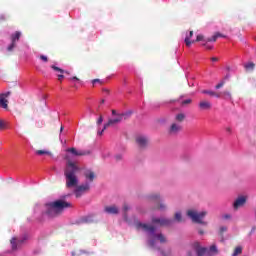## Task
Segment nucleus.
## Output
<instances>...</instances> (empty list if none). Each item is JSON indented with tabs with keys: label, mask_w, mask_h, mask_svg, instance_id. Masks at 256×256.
I'll use <instances>...</instances> for the list:
<instances>
[{
	"label": "nucleus",
	"mask_w": 256,
	"mask_h": 256,
	"mask_svg": "<svg viewBox=\"0 0 256 256\" xmlns=\"http://www.w3.org/2000/svg\"><path fill=\"white\" fill-rule=\"evenodd\" d=\"M182 98L183 96H181L178 100H170V103H177V101H181Z\"/></svg>",
	"instance_id": "46"
},
{
	"label": "nucleus",
	"mask_w": 256,
	"mask_h": 256,
	"mask_svg": "<svg viewBox=\"0 0 256 256\" xmlns=\"http://www.w3.org/2000/svg\"><path fill=\"white\" fill-rule=\"evenodd\" d=\"M36 155L43 156V155H49L50 157H53V154L48 150H36Z\"/></svg>",
	"instance_id": "26"
},
{
	"label": "nucleus",
	"mask_w": 256,
	"mask_h": 256,
	"mask_svg": "<svg viewBox=\"0 0 256 256\" xmlns=\"http://www.w3.org/2000/svg\"><path fill=\"white\" fill-rule=\"evenodd\" d=\"M185 119V114L180 113L176 115V121H183Z\"/></svg>",
	"instance_id": "32"
},
{
	"label": "nucleus",
	"mask_w": 256,
	"mask_h": 256,
	"mask_svg": "<svg viewBox=\"0 0 256 256\" xmlns=\"http://www.w3.org/2000/svg\"><path fill=\"white\" fill-rule=\"evenodd\" d=\"M70 79H71V81H76V83H81V81L79 80V78H77V76H74Z\"/></svg>",
	"instance_id": "38"
},
{
	"label": "nucleus",
	"mask_w": 256,
	"mask_h": 256,
	"mask_svg": "<svg viewBox=\"0 0 256 256\" xmlns=\"http://www.w3.org/2000/svg\"><path fill=\"white\" fill-rule=\"evenodd\" d=\"M223 218H224V219H231V215L225 214V215L223 216Z\"/></svg>",
	"instance_id": "47"
},
{
	"label": "nucleus",
	"mask_w": 256,
	"mask_h": 256,
	"mask_svg": "<svg viewBox=\"0 0 256 256\" xmlns=\"http://www.w3.org/2000/svg\"><path fill=\"white\" fill-rule=\"evenodd\" d=\"M72 256H75V252H72Z\"/></svg>",
	"instance_id": "56"
},
{
	"label": "nucleus",
	"mask_w": 256,
	"mask_h": 256,
	"mask_svg": "<svg viewBox=\"0 0 256 256\" xmlns=\"http://www.w3.org/2000/svg\"><path fill=\"white\" fill-rule=\"evenodd\" d=\"M209 251L211 253H217L218 249H217V245H211L209 248Z\"/></svg>",
	"instance_id": "34"
},
{
	"label": "nucleus",
	"mask_w": 256,
	"mask_h": 256,
	"mask_svg": "<svg viewBox=\"0 0 256 256\" xmlns=\"http://www.w3.org/2000/svg\"><path fill=\"white\" fill-rule=\"evenodd\" d=\"M136 143L140 147V149H145L147 147V143H149V140L143 135L136 137Z\"/></svg>",
	"instance_id": "18"
},
{
	"label": "nucleus",
	"mask_w": 256,
	"mask_h": 256,
	"mask_svg": "<svg viewBox=\"0 0 256 256\" xmlns=\"http://www.w3.org/2000/svg\"><path fill=\"white\" fill-rule=\"evenodd\" d=\"M205 215H207V212L205 211H202L200 213L195 210L187 211V216L191 219V221H193V223H199L200 225H207L206 222H203Z\"/></svg>",
	"instance_id": "6"
},
{
	"label": "nucleus",
	"mask_w": 256,
	"mask_h": 256,
	"mask_svg": "<svg viewBox=\"0 0 256 256\" xmlns=\"http://www.w3.org/2000/svg\"><path fill=\"white\" fill-rule=\"evenodd\" d=\"M9 124L5 120H1V129H7Z\"/></svg>",
	"instance_id": "33"
},
{
	"label": "nucleus",
	"mask_w": 256,
	"mask_h": 256,
	"mask_svg": "<svg viewBox=\"0 0 256 256\" xmlns=\"http://www.w3.org/2000/svg\"><path fill=\"white\" fill-rule=\"evenodd\" d=\"M182 220H183V216L181 215V212H176L175 221H177V223H181Z\"/></svg>",
	"instance_id": "30"
},
{
	"label": "nucleus",
	"mask_w": 256,
	"mask_h": 256,
	"mask_svg": "<svg viewBox=\"0 0 256 256\" xmlns=\"http://www.w3.org/2000/svg\"><path fill=\"white\" fill-rule=\"evenodd\" d=\"M1 20H2V21L5 20V15H2V16H1Z\"/></svg>",
	"instance_id": "52"
},
{
	"label": "nucleus",
	"mask_w": 256,
	"mask_h": 256,
	"mask_svg": "<svg viewBox=\"0 0 256 256\" xmlns=\"http://www.w3.org/2000/svg\"><path fill=\"white\" fill-rule=\"evenodd\" d=\"M46 215L48 217H55L59 215L63 209L71 207V203L66 202L65 200L59 199L53 202L46 203Z\"/></svg>",
	"instance_id": "3"
},
{
	"label": "nucleus",
	"mask_w": 256,
	"mask_h": 256,
	"mask_svg": "<svg viewBox=\"0 0 256 256\" xmlns=\"http://www.w3.org/2000/svg\"><path fill=\"white\" fill-rule=\"evenodd\" d=\"M187 256H193V253H192L191 251H189V252L187 253Z\"/></svg>",
	"instance_id": "51"
},
{
	"label": "nucleus",
	"mask_w": 256,
	"mask_h": 256,
	"mask_svg": "<svg viewBox=\"0 0 256 256\" xmlns=\"http://www.w3.org/2000/svg\"><path fill=\"white\" fill-rule=\"evenodd\" d=\"M223 85H225V80H222L221 82H219V83L215 86V89H221V87H223Z\"/></svg>",
	"instance_id": "35"
},
{
	"label": "nucleus",
	"mask_w": 256,
	"mask_h": 256,
	"mask_svg": "<svg viewBox=\"0 0 256 256\" xmlns=\"http://www.w3.org/2000/svg\"><path fill=\"white\" fill-rule=\"evenodd\" d=\"M211 61L217 62V61H219V58H217V57H212V58H211Z\"/></svg>",
	"instance_id": "48"
},
{
	"label": "nucleus",
	"mask_w": 256,
	"mask_h": 256,
	"mask_svg": "<svg viewBox=\"0 0 256 256\" xmlns=\"http://www.w3.org/2000/svg\"><path fill=\"white\" fill-rule=\"evenodd\" d=\"M199 235H205V232L203 230L198 231Z\"/></svg>",
	"instance_id": "50"
},
{
	"label": "nucleus",
	"mask_w": 256,
	"mask_h": 256,
	"mask_svg": "<svg viewBox=\"0 0 256 256\" xmlns=\"http://www.w3.org/2000/svg\"><path fill=\"white\" fill-rule=\"evenodd\" d=\"M199 109H201V111H209V109H211L212 104L209 101H201L198 104Z\"/></svg>",
	"instance_id": "21"
},
{
	"label": "nucleus",
	"mask_w": 256,
	"mask_h": 256,
	"mask_svg": "<svg viewBox=\"0 0 256 256\" xmlns=\"http://www.w3.org/2000/svg\"><path fill=\"white\" fill-rule=\"evenodd\" d=\"M190 103H192V100H191V99H186V100L181 101V105H182V106H184V105H189Z\"/></svg>",
	"instance_id": "36"
},
{
	"label": "nucleus",
	"mask_w": 256,
	"mask_h": 256,
	"mask_svg": "<svg viewBox=\"0 0 256 256\" xmlns=\"http://www.w3.org/2000/svg\"><path fill=\"white\" fill-rule=\"evenodd\" d=\"M222 99H225V101H231L233 103V97L231 96V92L229 91H224L221 92Z\"/></svg>",
	"instance_id": "24"
},
{
	"label": "nucleus",
	"mask_w": 256,
	"mask_h": 256,
	"mask_svg": "<svg viewBox=\"0 0 256 256\" xmlns=\"http://www.w3.org/2000/svg\"><path fill=\"white\" fill-rule=\"evenodd\" d=\"M231 79V74H226L223 81H229Z\"/></svg>",
	"instance_id": "39"
},
{
	"label": "nucleus",
	"mask_w": 256,
	"mask_h": 256,
	"mask_svg": "<svg viewBox=\"0 0 256 256\" xmlns=\"http://www.w3.org/2000/svg\"><path fill=\"white\" fill-rule=\"evenodd\" d=\"M137 229H142L147 235L146 245L152 249V251H157L161 256H171V251L165 253L159 243H167V238L163 233H157V228L155 226L149 225L143 222H136Z\"/></svg>",
	"instance_id": "1"
},
{
	"label": "nucleus",
	"mask_w": 256,
	"mask_h": 256,
	"mask_svg": "<svg viewBox=\"0 0 256 256\" xmlns=\"http://www.w3.org/2000/svg\"><path fill=\"white\" fill-rule=\"evenodd\" d=\"M122 158H123V156L121 154H117L115 156L116 161H121Z\"/></svg>",
	"instance_id": "41"
},
{
	"label": "nucleus",
	"mask_w": 256,
	"mask_h": 256,
	"mask_svg": "<svg viewBox=\"0 0 256 256\" xmlns=\"http://www.w3.org/2000/svg\"><path fill=\"white\" fill-rule=\"evenodd\" d=\"M225 231H227V227L226 226H221L220 227V233H225Z\"/></svg>",
	"instance_id": "42"
},
{
	"label": "nucleus",
	"mask_w": 256,
	"mask_h": 256,
	"mask_svg": "<svg viewBox=\"0 0 256 256\" xmlns=\"http://www.w3.org/2000/svg\"><path fill=\"white\" fill-rule=\"evenodd\" d=\"M29 239V235L24 234L21 238L14 237L11 239L10 243L12 246V251H17V249H20L21 245L25 243Z\"/></svg>",
	"instance_id": "9"
},
{
	"label": "nucleus",
	"mask_w": 256,
	"mask_h": 256,
	"mask_svg": "<svg viewBox=\"0 0 256 256\" xmlns=\"http://www.w3.org/2000/svg\"><path fill=\"white\" fill-rule=\"evenodd\" d=\"M255 230H256V227L253 226L252 229H251V231H250V235L253 234V232H254Z\"/></svg>",
	"instance_id": "49"
},
{
	"label": "nucleus",
	"mask_w": 256,
	"mask_h": 256,
	"mask_svg": "<svg viewBox=\"0 0 256 256\" xmlns=\"http://www.w3.org/2000/svg\"><path fill=\"white\" fill-rule=\"evenodd\" d=\"M194 251H196L197 256H205L207 253V247H201L199 242H194L192 244Z\"/></svg>",
	"instance_id": "14"
},
{
	"label": "nucleus",
	"mask_w": 256,
	"mask_h": 256,
	"mask_svg": "<svg viewBox=\"0 0 256 256\" xmlns=\"http://www.w3.org/2000/svg\"><path fill=\"white\" fill-rule=\"evenodd\" d=\"M202 93L204 95H210V97H213V95H216L215 91H211V90H203Z\"/></svg>",
	"instance_id": "31"
},
{
	"label": "nucleus",
	"mask_w": 256,
	"mask_h": 256,
	"mask_svg": "<svg viewBox=\"0 0 256 256\" xmlns=\"http://www.w3.org/2000/svg\"><path fill=\"white\" fill-rule=\"evenodd\" d=\"M212 97H216L217 99H220V97H223V95H221V93H220V94H217V93L215 92V95H213Z\"/></svg>",
	"instance_id": "45"
},
{
	"label": "nucleus",
	"mask_w": 256,
	"mask_h": 256,
	"mask_svg": "<svg viewBox=\"0 0 256 256\" xmlns=\"http://www.w3.org/2000/svg\"><path fill=\"white\" fill-rule=\"evenodd\" d=\"M8 97H11V91L1 93V108L9 111V100Z\"/></svg>",
	"instance_id": "13"
},
{
	"label": "nucleus",
	"mask_w": 256,
	"mask_h": 256,
	"mask_svg": "<svg viewBox=\"0 0 256 256\" xmlns=\"http://www.w3.org/2000/svg\"><path fill=\"white\" fill-rule=\"evenodd\" d=\"M19 39H21V32L16 31L11 34V43L6 48L7 53H13V51H15L17 43H19Z\"/></svg>",
	"instance_id": "7"
},
{
	"label": "nucleus",
	"mask_w": 256,
	"mask_h": 256,
	"mask_svg": "<svg viewBox=\"0 0 256 256\" xmlns=\"http://www.w3.org/2000/svg\"><path fill=\"white\" fill-rule=\"evenodd\" d=\"M90 223H97L95 214H89L82 216L75 221V225H89Z\"/></svg>",
	"instance_id": "8"
},
{
	"label": "nucleus",
	"mask_w": 256,
	"mask_h": 256,
	"mask_svg": "<svg viewBox=\"0 0 256 256\" xmlns=\"http://www.w3.org/2000/svg\"><path fill=\"white\" fill-rule=\"evenodd\" d=\"M37 209H39V206H36V207H35V213L37 212Z\"/></svg>",
	"instance_id": "53"
},
{
	"label": "nucleus",
	"mask_w": 256,
	"mask_h": 256,
	"mask_svg": "<svg viewBox=\"0 0 256 256\" xmlns=\"http://www.w3.org/2000/svg\"><path fill=\"white\" fill-rule=\"evenodd\" d=\"M129 205L124 204V206L122 207V211H123V218L125 221H127V211H129Z\"/></svg>",
	"instance_id": "27"
},
{
	"label": "nucleus",
	"mask_w": 256,
	"mask_h": 256,
	"mask_svg": "<svg viewBox=\"0 0 256 256\" xmlns=\"http://www.w3.org/2000/svg\"><path fill=\"white\" fill-rule=\"evenodd\" d=\"M51 69H53L54 71H57L58 73H61V74H58L59 81H61V79H65V75H63V73H69V72H67V71H65V70H63V69H61V68H59L55 65H52Z\"/></svg>",
	"instance_id": "22"
},
{
	"label": "nucleus",
	"mask_w": 256,
	"mask_h": 256,
	"mask_svg": "<svg viewBox=\"0 0 256 256\" xmlns=\"http://www.w3.org/2000/svg\"><path fill=\"white\" fill-rule=\"evenodd\" d=\"M60 131H63V126H61Z\"/></svg>",
	"instance_id": "55"
},
{
	"label": "nucleus",
	"mask_w": 256,
	"mask_h": 256,
	"mask_svg": "<svg viewBox=\"0 0 256 256\" xmlns=\"http://www.w3.org/2000/svg\"><path fill=\"white\" fill-rule=\"evenodd\" d=\"M67 153H71V155H73V157H83L85 155H89V151L87 150H76L75 148H68Z\"/></svg>",
	"instance_id": "16"
},
{
	"label": "nucleus",
	"mask_w": 256,
	"mask_h": 256,
	"mask_svg": "<svg viewBox=\"0 0 256 256\" xmlns=\"http://www.w3.org/2000/svg\"><path fill=\"white\" fill-rule=\"evenodd\" d=\"M247 203V196H239L234 202H233V209L237 211V209H240V207H243Z\"/></svg>",
	"instance_id": "17"
},
{
	"label": "nucleus",
	"mask_w": 256,
	"mask_h": 256,
	"mask_svg": "<svg viewBox=\"0 0 256 256\" xmlns=\"http://www.w3.org/2000/svg\"><path fill=\"white\" fill-rule=\"evenodd\" d=\"M219 37L225 38L226 36L221 34L220 32H216L212 37H208V38H205V36L199 34L196 37V41L197 42L202 41L201 43L202 47H205V49H207L208 51H211V49H213V45L209 43H215V41H217Z\"/></svg>",
	"instance_id": "5"
},
{
	"label": "nucleus",
	"mask_w": 256,
	"mask_h": 256,
	"mask_svg": "<svg viewBox=\"0 0 256 256\" xmlns=\"http://www.w3.org/2000/svg\"><path fill=\"white\" fill-rule=\"evenodd\" d=\"M67 153H71V155H73V157H83L85 155H89V151L87 150H76L75 148H68Z\"/></svg>",
	"instance_id": "15"
},
{
	"label": "nucleus",
	"mask_w": 256,
	"mask_h": 256,
	"mask_svg": "<svg viewBox=\"0 0 256 256\" xmlns=\"http://www.w3.org/2000/svg\"><path fill=\"white\" fill-rule=\"evenodd\" d=\"M241 253H243V247L241 246H237L232 254V256H238L241 255Z\"/></svg>",
	"instance_id": "28"
},
{
	"label": "nucleus",
	"mask_w": 256,
	"mask_h": 256,
	"mask_svg": "<svg viewBox=\"0 0 256 256\" xmlns=\"http://www.w3.org/2000/svg\"><path fill=\"white\" fill-rule=\"evenodd\" d=\"M84 177L86 179V183H89L91 185V183H93V181L95 179V172H93L91 170H86L84 172Z\"/></svg>",
	"instance_id": "20"
},
{
	"label": "nucleus",
	"mask_w": 256,
	"mask_h": 256,
	"mask_svg": "<svg viewBox=\"0 0 256 256\" xmlns=\"http://www.w3.org/2000/svg\"><path fill=\"white\" fill-rule=\"evenodd\" d=\"M148 198L150 199V201H152L156 205H159L160 211H165V209H167V205H165L164 203H161V195L151 194L148 196Z\"/></svg>",
	"instance_id": "11"
},
{
	"label": "nucleus",
	"mask_w": 256,
	"mask_h": 256,
	"mask_svg": "<svg viewBox=\"0 0 256 256\" xmlns=\"http://www.w3.org/2000/svg\"><path fill=\"white\" fill-rule=\"evenodd\" d=\"M244 67H245V69H247V70L253 71V69H255V63H253V62H248V63H246V64L244 65Z\"/></svg>",
	"instance_id": "29"
},
{
	"label": "nucleus",
	"mask_w": 256,
	"mask_h": 256,
	"mask_svg": "<svg viewBox=\"0 0 256 256\" xmlns=\"http://www.w3.org/2000/svg\"><path fill=\"white\" fill-rule=\"evenodd\" d=\"M103 123V116H100L97 121V125H101Z\"/></svg>",
	"instance_id": "43"
},
{
	"label": "nucleus",
	"mask_w": 256,
	"mask_h": 256,
	"mask_svg": "<svg viewBox=\"0 0 256 256\" xmlns=\"http://www.w3.org/2000/svg\"><path fill=\"white\" fill-rule=\"evenodd\" d=\"M191 37H193V31H190L188 34H186V37L184 39V42L188 47H191V44L195 43V40L191 41Z\"/></svg>",
	"instance_id": "23"
},
{
	"label": "nucleus",
	"mask_w": 256,
	"mask_h": 256,
	"mask_svg": "<svg viewBox=\"0 0 256 256\" xmlns=\"http://www.w3.org/2000/svg\"><path fill=\"white\" fill-rule=\"evenodd\" d=\"M179 131H181V126L174 123L171 125L170 127V133H179Z\"/></svg>",
	"instance_id": "25"
},
{
	"label": "nucleus",
	"mask_w": 256,
	"mask_h": 256,
	"mask_svg": "<svg viewBox=\"0 0 256 256\" xmlns=\"http://www.w3.org/2000/svg\"><path fill=\"white\" fill-rule=\"evenodd\" d=\"M47 97H48V96H47L46 94H43V95H42V101H44V104H45V105L47 104V102H46V101H47Z\"/></svg>",
	"instance_id": "40"
},
{
	"label": "nucleus",
	"mask_w": 256,
	"mask_h": 256,
	"mask_svg": "<svg viewBox=\"0 0 256 256\" xmlns=\"http://www.w3.org/2000/svg\"><path fill=\"white\" fill-rule=\"evenodd\" d=\"M96 83H101V79L92 80V85H95Z\"/></svg>",
	"instance_id": "44"
},
{
	"label": "nucleus",
	"mask_w": 256,
	"mask_h": 256,
	"mask_svg": "<svg viewBox=\"0 0 256 256\" xmlns=\"http://www.w3.org/2000/svg\"><path fill=\"white\" fill-rule=\"evenodd\" d=\"M40 59L44 61V63H47V61H49V59L45 55H40Z\"/></svg>",
	"instance_id": "37"
},
{
	"label": "nucleus",
	"mask_w": 256,
	"mask_h": 256,
	"mask_svg": "<svg viewBox=\"0 0 256 256\" xmlns=\"http://www.w3.org/2000/svg\"><path fill=\"white\" fill-rule=\"evenodd\" d=\"M152 223L154 225H160V227H171L175 220L169 218H152Z\"/></svg>",
	"instance_id": "10"
},
{
	"label": "nucleus",
	"mask_w": 256,
	"mask_h": 256,
	"mask_svg": "<svg viewBox=\"0 0 256 256\" xmlns=\"http://www.w3.org/2000/svg\"><path fill=\"white\" fill-rule=\"evenodd\" d=\"M227 131H228V133H230V132H231V129H230V128H228V129H227Z\"/></svg>",
	"instance_id": "54"
},
{
	"label": "nucleus",
	"mask_w": 256,
	"mask_h": 256,
	"mask_svg": "<svg viewBox=\"0 0 256 256\" xmlns=\"http://www.w3.org/2000/svg\"><path fill=\"white\" fill-rule=\"evenodd\" d=\"M112 115L115 118L109 119L108 122L104 124L103 129L98 130V135H103V132L105 131V129H107V127H111V125H117V123H121V121L123 120L125 121L126 119H129V117L133 115V111L129 110L121 114H117V111L112 110Z\"/></svg>",
	"instance_id": "4"
},
{
	"label": "nucleus",
	"mask_w": 256,
	"mask_h": 256,
	"mask_svg": "<svg viewBox=\"0 0 256 256\" xmlns=\"http://www.w3.org/2000/svg\"><path fill=\"white\" fill-rule=\"evenodd\" d=\"M77 171H79V166L73 161L68 160L66 162V168L64 170V176L66 179V187L68 189H73L79 185V178H77Z\"/></svg>",
	"instance_id": "2"
},
{
	"label": "nucleus",
	"mask_w": 256,
	"mask_h": 256,
	"mask_svg": "<svg viewBox=\"0 0 256 256\" xmlns=\"http://www.w3.org/2000/svg\"><path fill=\"white\" fill-rule=\"evenodd\" d=\"M105 213L108 215H119V208L115 205L112 206H106L104 208Z\"/></svg>",
	"instance_id": "19"
},
{
	"label": "nucleus",
	"mask_w": 256,
	"mask_h": 256,
	"mask_svg": "<svg viewBox=\"0 0 256 256\" xmlns=\"http://www.w3.org/2000/svg\"><path fill=\"white\" fill-rule=\"evenodd\" d=\"M90 189H91V184L89 182H85L84 184L78 186L75 189V196L81 197V195H83V193H85L86 191H89Z\"/></svg>",
	"instance_id": "12"
}]
</instances>
